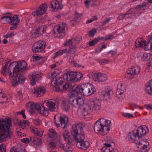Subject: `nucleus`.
Returning <instances> with one entry per match:
<instances>
[{
	"instance_id": "1",
	"label": "nucleus",
	"mask_w": 152,
	"mask_h": 152,
	"mask_svg": "<svg viewBox=\"0 0 152 152\" xmlns=\"http://www.w3.org/2000/svg\"><path fill=\"white\" fill-rule=\"evenodd\" d=\"M71 132L74 139L77 142V147L86 150L89 147L90 143L84 141L85 136L81 124L79 123L73 124Z\"/></svg>"
},
{
	"instance_id": "2",
	"label": "nucleus",
	"mask_w": 152,
	"mask_h": 152,
	"mask_svg": "<svg viewBox=\"0 0 152 152\" xmlns=\"http://www.w3.org/2000/svg\"><path fill=\"white\" fill-rule=\"evenodd\" d=\"M10 60L6 63H7V73L12 77L11 83L12 86L15 87L20 84H23L26 79L23 74H18L16 66V61L12 62Z\"/></svg>"
},
{
	"instance_id": "3",
	"label": "nucleus",
	"mask_w": 152,
	"mask_h": 152,
	"mask_svg": "<svg viewBox=\"0 0 152 152\" xmlns=\"http://www.w3.org/2000/svg\"><path fill=\"white\" fill-rule=\"evenodd\" d=\"M11 118L6 117L4 119L0 118V142H2L4 139L10 138L12 135L10 129L12 126Z\"/></svg>"
},
{
	"instance_id": "4",
	"label": "nucleus",
	"mask_w": 152,
	"mask_h": 152,
	"mask_svg": "<svg viewBox=\"0 0 152 152\" xmlns=\"http://www.w3.org/2000/svg\"><path fill=\"white\" fill-rule=\"evenodd\" d=\"M44 104L37 103L35 104L32 102H29L26 104V109L30 113H34L36 110L44 116H47L49 113L48 109L45 108Z\"/></svg>"
},
{
	"instance_id": "5",
	"label": "nucleus",
	"mask_w": 152,
	"mask_h": 152,
	"mask_svg": "<svg viewBox=\"0 0 152 152\" xmlns=\"http://www.w3.org/2000/svg\"><path fill=\"white\" fill-rule=\"evenodd\" d=\"M63 136L66 142V145L65 144H61L60 146V148L64 150L66 152H72L73 149L71 146L72 145V140L69 135V133L66 131L63 133Z\"/></svg>"
},
{
	"instance_id": "6",
	"label": "nucleus",
	"mask_w": 152,
	"mask_h": 152,
	"mask_svg": "<svg viewBox=\"0 0 152 152\" xmlns=\"http://www.w3.org/2000/svg\"><path fill=\"white\" fill-rule=\"evenodd\" d=\"M149 131L148 128L146 126H140L136 131H133L132 134V136L134 139L136 137H138V138L140 139L144 137L146 134L148 133Z\"/></svg>"
},
{
	"instance_id": "7",
	"label": "nucleus",
	"mask_w": 152,
	"mask_h": 152,
	"mask_svg": "<svg viewBox=\"0 0 152 152\" xmlns=\"http://www.w3.org/2000/svg\"><path fill=\"white\" fill-rule=\"evenodd\" d=\"M68 102L73 107H76L83 106L84 104V100L81 96H72L71 94L69 98Z\"/></svg>"
},
{
	"instance_id": "8",
	"label": "nucleus",
	"mask_w": 152,
	"mask_h": 152,
	"mask_svg": "<svg viewBox=\"0 0 152 152\" xmlns=\"http://www.w3.org/2000/svg\"><path fill=\"white\" fill-rule=\"evenodd\" d=\"M85 86V83L75 85L72 88L71 92L72 95H75L78 96H80L79 95L86 96Z\"/></svg>"
},
{
	"instance_id": "9",
	"label": "nucleus",
	"mask_w": 152,
	"mask_h": 152,
	"mask_svg": "<svg viewBox=\"0 0 152 152\" xmlns=\"http://www.w3.org/2000/svg\"><path fill=\"white\" fill-rule=\"evenodd\" d=\"M62 77L56 79V82L54 83L55 85L56 91L62 92L66 90L70 87L71 85L68 83H66L63 86V81L62 80Z\"/></svg>"
},
{
	"instance_id": "10",
	"label": "nucleus",
	"mask_w": 152,
	"mask_h": 152,
	"mask_svg": "<svg viewBox=\"0 0 152 152\" xmlns=\"http://www.w3.org/2000/svg\"><path fill=\"white\" fill-rule=\"evenodd\" d=\"M45 45L46 43L44 41H38L33 45L32 51L35 53L41 52L45 48Z\"/></svg>"
},
{
	"instance_id": "11",
	"label": "nucleus",
	"mask_w": 152,
	"mask_h": 152,
	"mask_svg": "<svg viewBox=\"0 0 152 152\" xmlns=\"http://www.w3.org/2000/svg\"><path fill=\"white\" fill-rule=\"evenodd\" d=\"M48 7L47 4L43 3L40 5L36 10L32 12L31 15L34 16L42 15L46 12Z\"/></svg>"
},
{
	"instance_id": "12",
	"label": "nucleus",
	"mask_w": 152,
	"mask_h": 152,
	"mask_svg": "<svg viewBox=\"0 0 152 152\" xmlns=\"http://www.w3.org/2000/svg\"><path fill=\"white\" fill-rule=\"evenodd\" d=\"M101 120H102L104 121H105L106 123H108L109 124L111 123L110 121L106 120L104 118H100L95 123L94 126V130L97 133L99 132H101L102 129V128L103 123H102V121Z\"/></svg>"
},
{
	"instance_id": "13",
	"label": "nucleus",
	"mask_w": 152,
	"mask_h": 152,
	"mask_svg": "<svg viewBox=\"0 0 152 152\" xmlns=\"http://www.w3.org/2000/svg\"><path fill=\"white\" fill-rule=\"evenodd\" d=\"M127 139L128 140L131 142H134L136 143V145L139 146H140L141 145H144L145 144L144 143V142L147 143V144H147V145L149 144V142L147 141L146 139H144L143 140H142L141 141L139 140V141H138L135 139H134V138H133L132 136V134L131 132H129V133L127 137Z\"/></svg>"
},
{
	"instance_id": "14",
	"label": "nucleus",
	"mask_w": 152,
	"mask_h": 152,
	"mask_svg": "<svg viewBox=\"0 0 152 152\" xmlns=\"http://www.w3.org/2000/svg\"><path fill=\"white\" fill-rule=\"evenodd\" d=\"M89 100L92 110H98L100 109L101 103L99 99H90Z\"/></svg>"
},
{
	"instance_id": "15",
	"label": "nucleus",
	"mask_w": 152,
	"mask_h": 152,
	"mask_svg": "<svg viewBox=\"0 0 152 152\" xmlns=\"http://www.w3.org/2000/svg\"><path fill=\"white\" fill-rule=\"evenodd\" d=\"M93 80L98 82L105 81L107 79L106 75L101 73H95L92 76Z\"/></svg>"
},
{
	"instance_id": "16",
	"label": "nucleus",
	"mask_w": 152,
	"mask_h": 152,
	"mask_svg": "<svg viewBox=\"0 0 152 152\" xmlns=\"http://www.w3.org/2000/svg\"><path fill=\"white\" fill-rule=\"evenodd\" d=\"M16 64L18 74H23L21 73L22 70H28V68L26 67V63L25 61H16Z\"/></svg>"
},
{
	"instance_id": "17",
	"label": "nucleus",
	"mask_w": 152,
	"mask_h": 152,
	"mask_svg": "<svg viewBox=\"0 0 152 152\" xmlns=\"http://www.w3.org/2000/svg\"><path fill=\"white\" fill-rule=\"evenodd\" d=\"M49 7L50 10L52 12H54L56 9V10L58 9H62L60 5V2L57 0H53L51 1Z\"/></svg>"
},
{
	"instance_id": "18",
	"label": "nucleus",
	"mask_w": 152,
	"mask_h": 152,
	"mask_svg": "<svg viewBox=\"0 0 152 152\" xmlns=\"http://www.w3.org/2000/svg\"><path fill=\"white\" fill-rule=\"evenodd\" d=\"M85 86L86 96L91 95L96 92L95 89L92 85L87 83H85Z\"/></svg>"
},
{
	"instance_id": "19",
	"label": "nucleus",
	"mask_w": 152,
	"mask_h": 152,
	"mask_svg": "<svg viewBox=\"0 0 152 152\" xmlns=\"http://www.w3.org/2000/svg\"><path fill=\"white\" fill-rule=\"evenodd\" d=\"M140 68L138 66H135L128 70L127 71V73L129 75L133 76L138 74L140 72Z\"/></svg>"
},
{
	"instance_id": "20",
	"label": "nucleus",
	"mask_w": 152,
	"mask_h": 152,
	"mask_svg": "<svg viewBox=\"0 0 152 152\" xmlns=\"http://www.w3.org/2000/svg\"><path fill=\"white\" fill-rule=\"evenodd\" d=\"M82 40L81 36L78 35L75 39H70L68 41H66L65 44V45H68L69 43L75 44V45L78 44Z\"/></svg>"
},
{
	"instance_id": "21",
	"label": "nucleus",
	"mask_w": 152,
	"mask_h": 152,
	"mask_svg": "<svg viewBox=\"0 0 152 152\" xmlns=\"http://www.w3.org/2000/svg\"><path fill=\"white\" fill-rule=\"evenodd\" d=\"M145 90L147 94L152 96V79L145 84Z\"/></svg>"
},
{
	"instance_id": "22",
	"label": "nucleus",
	"mask_w": 152,
	"mask_h": 152,
	"mask_svg": "<svg viewBox=\"0 0 152 152\" xmlns=\"http://www.w3.org/2000/svg\"><path fill=\"white\" fill-rule=\"evenodd\" d=\"M33 92L35 95H37V96L40 97L42 96L45 92V89L44 87H37L34 89Z\"/></svg>"
},
{
	"instance_id": "23",
	"label": "nucleus",
	"mask_w": 152,
	"mask_h": 152,
	"mask_svg": "<svg viewBox=\"0 0 152 152\" xmlns=\"http://www.w3.org/2000/svg\"><path fill=\"white\" fill-rule=\"evenodd\" d=\"M148 44L146 40H143L144 45L145 46V50H148L152 49V35L148 38Z\"/></svg>"
},
{
	"instance_id": "24",
	"label": "nucleus",
	"mask_w": 152,
	"mask_h": 152,
	"mask_svg": "<svg viewBox=\"0 0 152 152\" xmlns=\"http://www.w3.org/2000/svg\"><path fill=\"white\" fill-rule=\"evenodd\" d=\"M25 151L24 147L20 144L17 146H13L10 150V152H23Z\"/></svg>"
},
{
	"instance_id": "25",
	"label": "nucleus",
	"mask_w": 152,
	"mask_h": 152,
	"mask_svg": "<svg viewBox=\"0 0 152 152\" xmlns=\"http://www.w3.org/2000/svg\"><path fill=\"white\" fill-rule=\"evenodd\" d=\"M66 25L65 23H62L60 24L56 28V30L58 33L60 34H61L62 36V37L65 36V25Z\"/></svg>"
},
{
	"instance_id": "26",
	"label": "nucleus",
	"mask_w": 152,
	"mask_h": 152,
	"mask_svg": "<svg viewBox=\"0 0 152 152\" xmlns=\"http://www.w3.org/2000/svg\"><path fill=\"white\" fill-rule=\"evenodd\" d=\"M59 118L60 124H61V125L62 124H64V126L63 127L64 128L66 126V125L68 123V117L66 115H63L60 116Z\"/></svg>"
},
{
	"instance_id": "27",
	"label": "nucleus",
	"mask_w": 152,
	"mask_h": 152,
	"mask_svg": "<svg viewBox=\"0 0 152 152\" xmlns=\"http://www.w3.org/2000/svg\"><path fill=\"white\" fill-rule=\"evenodd\" d=\"M110 124L107 123V124H104L103 123V126H102V129L101 132L103 133L102 135H104L106 134L109 132L110 130Z\"/></svg>"
},
{
	"instance_id": "28",
	"label": "nucleus",
	"mask_w": 152,
	"mask_h": 152,
	"mask_svg": "<svg viewBox=\"0 0 152 152\" xmlns=\"http://www.w3.org/2000/svg\"><path fill=\"white\" fill-rule=\"evenodd\" d=\"M40 28H37L35 30L31 31V37L33 38H36L42 35L40 32Z\"/></svg>"
},
{
	"instance_id": "29",
	"label": "nucleus",
	"mask_w": 152,
	"mask_h": 152,
	"mask_svg": "<svg viewBox=\"0 0 152 152\" xmlns=\"http://www.w3.org/2000/svg\"><path fill=\"white\" fill-rule=\"evenodd\" d=\"M20 21L19 18V16L18 15H15L13 16L11 15V19L10 22V24L12 25L14 24H18Z\"/></svg>"
},
{
	"instance_id": "30",
	"label": "nucleus",
	"mask_w": 152,
	"mask_h": 152,
	"mask_svg": "<svg viewBox=\"0 0 152 152\" xmlns=\"http://www.w3.org/2000/svg\"><path fill=\"white\" fill-rule=\"evenodd\" d=\"M46 104L50 111L53 112L56 109V104L55 103L50 101H47Z\"/></svg>"
},
{
	"instance_id": "31",
	"label": "nucleus",
	"mask_w": 152,
	"mask_h": 152,
	"mask_svg": "<svg viewBox=\"0 0 152 152\" xmlns=\"http://www.w3.org/2000/svg\"><path fill=\"white\" fill-rule=\"evenodd\" d=\"M77 112L78 113H81L80 115L83 116L87 115L88 114V112L85 109V107L84 106H81L80 107L78 108Z\"/></svg>"
},
{
	"instance_id": "32",
	"label": "nucleus",
	"mask_w": 152,
	"mask_h": 152,
	"mask_svg": "<svg viewBox=\"0 0 152 152\" xmlns=\"http://www.w3.org/2000/svg\"><path fill=\"white\" fill-rule=\"evenodd\" d=\"M77 72L68 71L69 81L76 82V74Z\"/></svg>"
},
{
	"instance_id": "33",
	"label": "nucleus",
	"mask_w": 152,
	"mask_h": 152,
	"mask_svg": "<svg viewBox=\"0 0 152 152\" xmlns=\"http://www.w3.org/2000/svg\"><path fill=\"white\" fill-rule=\"evenodd\" d=\"M69 104H70L69 102H66L65 101H63L62 102V108L63 109L66 111H68L69 110L70 108Z\"/></svg>"
},
{
	"instance_id": "34",
	"label": "nucleus",
	"mask_w": 152,
	"mask_h": 152,
	"mask_svg": "<svg viewBox=\"0 0 152 152\" xmlns=\"http://www.w3.org/2000/svg\"><path fill=\"white\" fill-rule=\"evenodd\" d=\"M134 12L135 10L134 8H132L126 12L125 14V15H126V16L135 15Z\"/></svg>"
},
{
	"instance_id": "35",
	"label": "nucleus",
	"mask_w": 152,
	"mask_h": 152,
	"mask_svg": "<svg viewBox=\"0 0 152 152\" xmlns=\"http://www.w3.org/2000/svg\"><path fill=\"white\" fill-rule=\"evenodd\" d=\"M140 39H141V41H139V39H137L135 42V46L136 47H143L144 45L143 41L142 40L143 38L142 37H141Z\"/></svg>"
},
{
	"instance_id": "36",
	"label": "nucleus",
	"mask_w": 152,
	"mask_h": 152,
	"mask_svg": "<svg viewBox=\"0 0 152 152\" xmlns=\"http://www.w3.org/2000/svg\"><path fill=\"white\" fill-rule=\"evenodd\" d=\"M70 45L69 49L67 50V52L68 53H69L72 52H75L76 51V47L74 45L75 44H72L71 43H69L68 45ZM67 46V45H66Z\"/></svg>"
},
{
	"instance_id": "37",
	"label": "nucleus",
	"mask_w": 152,
	"mask_h": 152,
	"mask_svg": "<svg viewBox=\"0 0 152 152\" xmlns=\"http://www.w3.org/2000/svg\"><path fill=\"white\" fill-rule=\"evenodd\" d=\"M11 19V15L5 16L1 18V19L4 23L8 22L10 23Z\"/></svg>"
},
{
	"instance_id": "38",
	"label": "nucleus",
	"mask_w": 152,
	"mask_h": 152,
	"mask_svg": "<svg viewBox=\"0 0 152 152\" xmlns=\"http://www.w3.org/2000/svg\"><path fill=\"white\" fill-rule=\"evenodd\" d=\"M123 92L124 90L121 89L120 88H119L118 86L117 91L116 93V94L118 98L120 99H122V96H119L123 94Z\"/></svg>"
},
{
	"instance_id": "39",
	"label": "nucleus",
	"mask_w": 152,
	"mask_h": 152,
	"mask_svg": "<svg viewBox=\"0 0 152 152\" xmlns=\"http://www.w3.org/2000/svg\"><path fill=\"white\" fill-rule=\"evenodd\" d=\"M76 82L80 80L83 77V74L80 72H76Z\"/></svg>"
},
{
	"instance_id": "40",
	"label": "nucleus",
	"mask_w": 152,
	"mask_h": 152,
	"mask_svg": "<svg viewBox=\"0 0 152 152\" xmlns=\"http://www.w3.org/2000/svg\"><path fill=\"white\" fill-rule=\"evenodd\" d=\"M36 140L34 141L33 143L36 145L39 146L41 145L42 143V140L40 138L36 137Z\"/></svg>"
},
{
	"instance_id": "41",
	"label": "nucleus",
	"mask_w": 152,
	"mask_h": 152,
	"mask_svg": "<svg viewBox=\"0 0 152 152\" xmlns=\"http://www.w3.org/2000/svg\"><path fill=\"white\" fill-rule=\"evenodd\" d=\"M147 145V144H144L143 146H141L142 148L140 150V152H148L149 148H148Z\"/></svg>"
},
{
	"instance_id": "42",
	"label": "nucleus",
	"mask_w": 152,
	"mask_h": 152,
	"mask_svg": "<svg viewBox=\"0 0 152 152\" xmlns=\"http://www.w3.org/2000/svg\"><path fill=\"white\" fill-rule=\"evenodd\" d=\"M88 35L90 37H93L97 32V30L95 28H94L88 32Z\"/></svg>"
},
{
	"instance_id": "43",
	"label": "nucleus",
	"mask_w": 152,
	"mask_h": 152,
	"mask_svg": "<svg viewBox=\"0 0 152 152\" xmlns=\"http://www.w3.org/2000/svg\"><path fill=\"white\" fill-rule=\"evenodd\" d=\"M135 18V15H134V16H126V15H125V14L122 15H121L119 16L118 18L119 20H121L123 19L124 18Z\"/></svg>"
},
{
	"instance_id": "44",
	"label": "nucleus",
	"mask_w": 152,
	"mask_h": 152,
	"mask_svg": "<svg viewBox=\"0 0 152 152\" xmlns=\"http://www.w3.org/2000/svg\"><path fill=\"white\" fill-rule=\"evenodd\" d=\"M7 63H6L5 65L3 66L2 67V69H3V71H2V73L3 74V75L4 76H6L7 75V74L6 73V70L7 69Z\"/></svg>"
},
{
	"instance_id": "45",
	"label": "nucleus",
	"mask_w": 152,
	"mask_h": 152,
	"mask_svg": "<svg viewBox=\"0 0 152 152\" xmlns=\"http://www.w3.org/2000/svg\"><path fill=\"white\" fill-rule=\"evenodd\" d=\"M135 8L137 9H139V10H144L145 9H146V7H145V5H139L137 6Z\"/></svg>"
},
{
	"instance_id": "46",
	"label": "nucleus",
	"mask_w": 152,
	"mask_h": 152,
	"mask_svg": "<svg viewBox=\"0 0 152 152\" xmlns=\"http://www.w3.org/2000/svg\"><path fill=\"white\" fill-rule=\"evenodd\" d=\"M5 145L2 143L0 145V152H6Z\"/></svg>"
},
{
	"instance_id": "47",
	"label": "nucleus",
	"mask_w": 152,
	"mask_h": 152,
	"mask_svg": "<svg viewBox=\"0 0 152 152\" xmlns=\"http://www.w3.org/2000/svg\"><path fill=\"white\" fill-rule=\"evenodd\" d=\"M48 78H49V79L53 78V80H52L51 81L52 82L53 81H54V79H55L56 80V78H59L60 77H57V78H55L57 76V75H56L55 74H54L53 73V74H51V75H48Z\"/></svg>"
},
{
	"instance_id": "48",
	"label": "nucleus",
	"mask_w": 152,
	"mask_h": 152,
	"mask_svg": "<svg viewBox=\"0 0 152 152\" xmlns=\"http://www.w3.org/2000/svg\"><path fill=\"white\" fill-rule=\"evenodd\" d=\"M109 62V60L105 59H103L99 60V62L102 65H105Z\"/></svg>"
},
{
	"instance_id": "49",
	"label": "nucleus",
	"mask_w": 152,
	"mask_h": 152,
	"mask_svg": "<svg viewBox=\"0 0 152 152\" xmlns=\"http://www.w3.org/2000/svg\"><path fill=\"white\" fill-rule=\"evenodd\" d=\"M83 106L85 107V109L86 110V111L88 113L90 112V110L92 109L90 105V102L89 104H86L83 105Z\"/></svg>"
},
{
	"instance_id": "50",
	"label": "nucleus",
	"mask_w": 152,
	"mask_h": 152,
	"mask_svg": "<svg viewBox=\"0 0 152 152\" xmlns=\"http://www.w3.org/2000/svg\"><path fill=\"white\" fill-rule=\"evenodd\" d=\"M97 43V40L96 39V38H95L94 39L90 41L89 42V44L90 46H94L95 44H96Z\"/></svg>"
},
{
	"instance_id": "51",
	"label": "nucleus",
	"mask_w": 152,
	"mask_h": 152,
	"mask_svg": "<svg viewBox=\"0 0 152 152\" xmlns=\"http://www.w3.org/2000/svg\"><path fill=\"white\" fill-rule=\"evenodd\" d=\"M149 54L147 53H144L142 57V59L145 61H148L150 58H149Z\"/></svg>"
},
{
	"instance_id": "52",
	"label": "nucleus",
	"mask_w": 152,
	"mask_h": 152,
	"mask_svg": "<svg viewBox=\"0 0 152 152\" xmlns=\"http://www.w3.org/2000/svg\"><path fill=\"white\" fill-rule=\"evenodd\" d=\"M101 150L102 152H112V151L110 148L105 147H103L101 149Z\"/></svg>"
},
{
	"instance_id": "53",
	"label": "nucleus",
	"mask_w": 152,
	"mask_h": 152,
	"mask_svg": "<svg viewBox=\"0 0 152 152\" xmlns=\"http://www.w3.org/2000/svg\"><path fill=\"white\" fill-rule=\"evenodd\" d=\"M63 78L64 79L66 80L69 81V77L68 73V71L66 73H65L63 75Z\"/></svg>"
},
{
	"instance_id": "54",
	"label": "nucleus",
	"mask_w": 152,
	"mask_h": 152,
	"mask_svg": "<svg viewBox=\"0 0 152 152\" xmlns=\"http://www.w3.org/2000/svg\"><path fill=\"white\" fill-rule=\"evenodd\" d=\"M36 75L35 77H32V79L31 81V86H34L36 84V80H37V79L36 78Z\"/></svg>"
},
{
	"instance_id": "55",
	"label": "nucleus",
	"mask_w": 152,
	"mask_h": 152,
	"mask_svg": "<svg viewBox=\"0 0 152 152\" xmlns=\"http://www.w3.org/2000/svg\"><path fill=\"white\" fill-rule=\"evenodd\" d=\"M23 122L22 121H19L17 122L16 124L20 126H21V128L22 129H24L26 127L25 125L23 124Z\"/></svg>"
},
{
	"instance_id": "56",
	"label": "nucleus",
	"mask_w": 152,
	"mask_h": 152,
	"mask_svg": "<svg viewBox=\"0 0 152 152\" xmlns=\"http://www.w3.org/2000/svg\"><path fill=\"white\" fill-rule=\"evenodd\" d=\"M33 61H36L37 60H39L42 58L41 56H34L33 55Z\"/></svg>"
},
{
	"instance_id": "57",
	"label": "nucleus",
	"mask_w": 152,
	"mask_h": 152,
	"mask_svg": "<svg viewBox=\"0 0 152 152\" xmlns=\"http://www.w3.org/2000/svg\"><path fill=\"white\" fill-rule=\"evenodd\" d=\"M110 93L113 94V91L111 90L108 91L107 92L106 91L104 94V97H106L109 98V96L111 94Z\"/></svg>"
},
{
	"instance_id": "58",
	"label": "nucleus",
	"mask_w": 152,
	"mask_h": 152,
	"mask_svg": "<svg viewBox=\"0 0 152 152\" xmlns=\"http://www.w3.org/2000/svg\"><path fill=\"white\" fill-rule=\"evenodd\" d=\"M21 140L22 142L26 144L30 142V140L28 138H24L23 139H21Z\"/></svg>"
},
{
	"instance_id": "59",
	"label": "nucleus",
	"mask_w": 152,
	"mask_h": 152,
	"mask_svg": "<svg viewBox=\"0 0 152 152\" xmlns=\"http://www.w3.org/2000/svg\"><path fill=\"white\" fill-rule=\"evenodd\" d=\"M123 115L125 117L129 118L134 117L132 114L127 113H124Z\"/></svg>"
},
{
	"instance_id": "60",
	"label": "nucleus",
	"mask_w": 152,
	"mask_h": 152,
	"mask_svg": "<svg viewBox=\"0 0 152 152\" xmlns=\"http://www.w3.org/2000/svg\"><path fill=\"white\" fill-rule=\"evenodd\" d=\"M114 38L113 36L112 35H108L106 36L105 37V41H107L108 39H111Z\"/></svg>"
},
{
	"instance_id": "61",
	"label": "nucleus",
	"mask_w": 152,
	"mask_h": 152,
	"mask_svg": "<svg viewBox=\"0 0 152 152\" xmlns=\"http://www.w3.org/2000/svg\"><path fill=\"white\" fill-rule=\"evenodd\" d=\"M10 27V30H13L18 28V24H14Z\"/></svg>"
},
{
	"instance_id": "62",
	"label": "nucleus",
	"mask_w": 152,
	"mask_h": 152,
	"mask_svg": "<svg viewBox=\"0 0 152 152\" xmlns=\"http://www.w3.org/2000/svg\"><path fill=\"white\" fill-rule=\"evenodd\" d=\"M108 54H111L112 56H113L117 54V50H110L108 52Z\"/></svg>"
},
{
	"instance_id": "63",
	"label": "nucleus",
	"mask_w": 152,
	"mask_h": 152,
	"mask_svg": "<svg viewBox=\"0 0 152 152\" xmlns=\"http://www.w3.org/2000/svg\"><path fill=\"white\" fill-rule=\"evenodd\" d=\"M38 28H40V31L41 30L42 31V32H40L42 34L45 33L46 30V28L45 26H42L40 27H38Z\"/></svg>"
},
{
	"instance_id": "64",
	"label": "nucleus",
	"mask_w": 152,
	"mask_h": 152,
	"mask_svg": "<svg viewBox=\"0 0 152 152\" xmlns=\"http://www.w3.org/2000/svg\"><path fill=\"white\" fill-rule=\"evenodd\" d=\"M14 35V32H12L10 33L7 34L5 35L4 36V37L7 38H8L9 37L13 36Z\"/></svg>"
}]
</instances>
